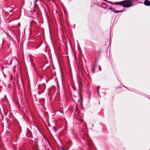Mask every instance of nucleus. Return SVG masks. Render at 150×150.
<instances>
[{"label": "nucleus", "mask_w": 150, "mask_h": 150, "mask_svg": "<svg viewBox=\"0 0 150 150\" xmlns=\"http://www.w3.org/2000/svg\"><path fill=\"white\" fill-rule=\"evenodd\" d=\"M122 11H117L116 10H113V12H114L115 13H119L121 12Z\"/></svg>", "instance_id": "nucleus-5"}, {"label": "nucleus", "mask_w": 150, "mask_h": 150, "mask_svg": "<svg viewBox=\"0 0 150 150\" xmlns=\"http://www.w3.org/2000/svg\"><path fill=\"white\" fill-rule=\"evenodd\" d=\"M95 69V67H94L93 68V72H94V70Z\"/></svg>", "instance_id": "nucleus-9"}, {"label": "nucleus", "mask_w": 150, "mask_h": 150, "mask_svg": "<svg viewBox=\"0 0 150 150\" xmlns=\"http://www.w3.org/2000/svg\"><path fill=\"white\" fill-rule=\"evenodd\" d=\"M4 76H5V77H6V76L5 75H4Z\"/></svg>", "instance_id": "nucleus-11"}, {"label": "nucleus", "mask_w": 150, "mask_h": 150, "mask_svg": "<svg viewBox=\"0 0 150 150\" xmlns=\"http://www.w3.org/2000/svg\"><path fill=\"white\" fill-rule=\"evenodd\" d=\"M26 114L27 115V116H31V112H30L29 111H28L26 112Z\"/></svg>", "instance_id": "nucleus-4"}, {"label": "nucleus", "mask_w": 150, "mask_h": 150, "mask_svg": "<svg viewBox=\"0 0 150 150\" xmlns=\"http://www.w3.org/2000/svg\"><path fill=\"white\" fill-rule=\"evenodd\" d=\"M11 78H13V76H11Z\"/></svg>", "instance_id": "nucleus-12"}, {"label": "nucleus", "mask_w": 150, "mask_h": 150, "mask_svg": "<svg viewBox=\"0 0 150 150\" xmlns=\"http://www.w3.org/2000/svg\"><path fill=\"white\" fill-rule=\"evenodd\" d=\"M81 98L79 96L78 97H75V98L74 100V102L76 103H79L80 100Z\"/></svg>", "instance_id": "nucleus-2"}, {"label": "nucleus", "mask_w": 150, "mask_h": 150, "mask_svg": "<svg viewBox=\"0 0 150 150\" xmlns=\"http://www.w3.org/2000/svg\"><path fill=\"white\" fill-rule=\"evenodd\" d=\"M37 1V0H36L35 1Z\"/></svg>", "instance_id": "nucleus-14"}, {"label": "nucleus", "mask_w": 150, "mask_h": 150, "mask_svg": "<svg viewBox=\"0 0 150 150\" xmlns=\"http://www.w3.org/2000/svg\"><path fill=\"white\" fill-rule=\"evenodd\" d=\"M110 3L113 5H118L122 6L124 8H128L131 7L132 4V1L131 0H125L120 2Z\"/></svg>", "instance_id": "nucleus-1"}, {"label": "nucleus", "mask_w": 150, "mask_h": 150, "mask_svg": "<svg viewBox=\"0 0 150 150\" xmlns=\"http://www.w3.org/2000/svg\"><path fill=\"white\" fill-rule=\"evenodd\" d=\"M144 4L146 6H150V1L148 0H145L144 2Z\"/></svg>", "instance_id": "nucleus-3"}, {"label": "nucleus", "mask_w": 150, "mask_h": 150, "mask_svg": "<svg viewBox=\"0 0 150 150\" xmlns=\"http://www.w3.org/2000/svg\"><path fill=\"white\" fill-rule=\"evenodd\" d=\"M40 85L39 86V87L40 86Z\"/></svg>", "instance_id": "nucleus-13"}, {"label": "nucleus", "mask_w": 150, "mask_h": 150, "mask_svg": "<svg viewBox=\"0 0 150 150\" xmlns=\"http://www.w3.org/2000/svg\"><path fill=\"white\" fill-rule=\"evenodd\" d=\"M109 9L110 10H112L113 11V10H114L112 8H109Z\"/></svg>", "instance_id": "nucleus-7"}, {"label": "nucleus", "mask_w": 150, "mask_h": 150, "mask_svg": "<svg viewBox=\"0 0 150 150\" xmlns=\"http://www.w3.org/2000/svg\"><path fill=\"white\" fill-rule=\"evenodd\" d=\"M56 12H57V10H56Z\"/></svg>", "instance_id": "nucleus-10"}, {"label": "nucleus", "mask_w": 150, "mask_h": 150, "mask_svg": "<svg viewBox=\"0 0 150 150\" xmlns=\"http://www.w3.org/2000/svg\"><path fill=\"white\" fill-rule=\"evenodd\" d=\"M99 69L100 71H101V68L100 66H99Z\"/></svg>", "instance_id": "nucleus-8"}, {"label": "nucleus", "mask_w": 150, "mask_h": 150, "mask_svg": "<svg viewBox=\"0 0 150 150\" xmlns=\"http://www.w3.org/2000/svg\"><path fill=\"white\" fill-rule=\"evenodd\" d=\"M60 149H61V150H67L65 148H64L62 147H60Z\"/></svg>", "instance_id": "nucleus-6"}]
</instances>
